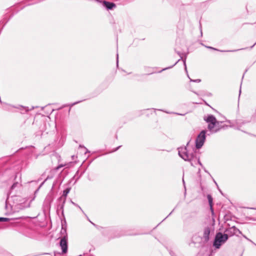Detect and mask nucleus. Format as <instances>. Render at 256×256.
<instances>
[{
    "label": "nucleus",
    "instance_id": "f257e3e1",
    "mask_svg": "<svg viewBox=\"0 0 256 256\" xmlns=\"http://www.w3.org/2000/svg\"><path fill=\"white\" fill-rule=\"evenodd\" d=\"M204 120L208 123V128L211 133H216L222 129H224L228 127L227 125L224 124L222 121L218 120L216 117L212 114H208L204 118Z\"/></svg>",
    "mask_w": 256,
    "mask_h": 256
},
{
    "label": "nucleus",
    "instance_id": "f03ea898",
    "mask_svg": "<svg viewBox=\"0 0 256 256\" xmlns=\"http://www.w3.org/2000/svg\"><path fill=\"white\" fill-rule=\"evenodd\" d=\"M189 143L190 142L187 143L186 146L180 147L178 148V155L184 160L190 162V164L192 166H194L192 161L195 157V153L193 151L190 152V150H188V146Z\"/></svg>",
    "mask_w": 256,
    "mask_h": 256
},
{
    "label": "nucleus",
    "instance_id": "7ed1b4c3",
    "mask_svg": "<svg viewBox=\"0 0 256 256\" xmlns=\"http://www.w3.org/2000/svg\"><path fill=\"white\" fill-rule=\"evenodd\" d=\"M60 234L62 237L60 238L59 244L62 254H66L68 250V236L66 233V230L63 226L62 227Z\"/></svg>",
    "mask_w": 256,
    "mask_h": 256
},
{
    "label": "nucleus",
    "instance_id": "20e7f679",
    "mask_svg": "<svg viewBox=\"0 0 256 256\" xmlns=\"http://www.w3.org/2000/svg\"><path fill=\"white\" fill-rule=\"evenodd\" d=\"M228 239V235L224 232H218L216 234L214 240L213 242V246L216 248L218 249L221 246L224 244Z\"/></svg>",
    "mask_w": 256,
    "mask_h": 256
},
{
    "label": "nucleus",
    "instance_id": "39448f33",
    "mask_svg": "<svg viewBox=\"0 0 256 256\" xmlns=\"http://www.w3.org/2000/svg\"><path fill=\"white\" fill-rule=\"evenodd\" d=\"M206 130H202L198 134L196 140V147L197 149L200 148L206 140Z\"/></svg>",
    "mask_w": 256,
    "mask_h": 256
},
{
    "label": "nucleus",
    "instance_id": "423d86ee",
    "mask_svg": "<svg viewBox=\"0 0 256 256\" xmlns=\"http://www.w3.org/2000/svg\"><path fill=\"white\" fill-rule=\"evenodd\" d=\"M214 228L212 224H210L204 228L203 235L200 238L204 242H207L210 240V234L211 231L214 230Z\"/></svg>",
    "mask_w": 256,
    "mask_h": 256
},
{
    "label": "nucleus",
    "instance_id": "0eeeda50",
    "mask_svg": "<svg viewBox=\"0 0 256 256\" xmlns=\"http://www.w3.org/2000/svg\"><path fill=\"white\" fill-rule=\"evenodd\" d=\"M228 228H226L224 232L228 235V236H238V234H242V232L235 226H230L228 224Z\"/></svg>",
    "mask_w": 256,
    "mask_h": 256
},
{
    "label": "nucleus",
    "instance_id": "6e6552de",
    "mask_svg": "<svg viewBox=\"0 0 256 256\" xmlns=\"http://www.w3.org/2000/svg\"><path fill=\"white\" fill-rule=\"evenodd\" d=\"M70 188H67L63 191V194L62 196H60L58 200L62 201V203L61 204H58V209L59 210H62V212H64V207L66 200V197L67 196L68 194L70 192Z\"/></svg>",
    "mask_w": 256,
    "mask_h": 256
},
{
    "label": "nucleus",
    "instance_id": "1a4fd4ad",
    "mask_svg": "<svg viewBox=\"0 0 256 256\" xmlns=\"http://www.w3.org/2000/svg\"><path fill=\"white\" fill-rule=\"evenodd\" d=\"M228 122L229 124H230V127L244 132L243 130H241V128L242 127V125L246 123L245 121L242 120H236L234 122H232L230 120H228Z\"/></svg>",
    "mask_w": 256,
    "mask_h": 256
},
{
    "label": "nucleus",
    "instance_id": "9d476101",
    "mask_svg": "<svg viewBox=\"0 0 256 256\" xmlns=\"http://www.w3.org/2000/svg\"><path fill=\"white\" fill-rule=\"evenodd\" d=\"M177 52L178 54V56H180V58L179 60H177V61H176V62L174 64H173V65H172V66H168V67H167V68H164L162 69V70H160V71L158 72H162V71H164V70H166L170 69V68H173V67H174V66H176V64H178V62L181 60H182V61H183V62H184V66L185 70H186V73H188V71H187V69H186V56H185L184 58V59H183L182 56V54H181L180 52Z\"/></svg>",
    "mask_w": 256,
    "mask_h": 256
},
{
    "label": "nucleus",
    "instance_id": "9b49d317",
    "mask_svg": "<svg viewBox=\"0 0 256 256\" xmlns=\"http://www.w3.org/2000/svg\"><path fill=\"white\" fill-rule=\"evenodd\" d=\"M10 193L8 194V198L6 200L5 208L7 210H12V208L14 206V205H12L11 204H10V199H12V200H17L18 198V196H12L10 198Z\"/></svg>",
    "mask_w": 256,
    "mask_h": 256
},
{
    "label": "nucleus",
    "instance_id": "f8f14e48",
    "mask_svg": "<svg viewBox=\"0 0 256 256\" xmlns=\"http://www.w3.org/2000/svg\"><path fill=\"white\" fill-rule=\"evenodd\" d=\"M98 2L102 3V6L104 7L107 10H112L114 8H116V6L114 3L106 0L101 1V2Z\"/></svg>",
    "mask_w": 256,
    "mask_h": 256
},
{
    "label": "nucleus",
    "instance_id": "ddd939ff",
    "mask_svg": "<svg viewBox=\"0 0 256 256\" xmlns=\"http://www.w3.org/2000/svg\"><path fill=\"white\" fill-rule=\"evenodd\" d=\"M207 198H208V204H209V205L210 206V209L211 212H212V214H214V209L212 208V200H213L210 194H208L207 196Z\"/></svg>",
    "mask_w": 256,
    "mask_h": 256
},
{
    "label": "nucleus",
    "instance_id": "4468645a",
    "mask_svg": "<svg viewBox=\"0 0 256 256\" xmlns=\"http://www.w3.org/2000/svg\"><path fill=\"white\" fill-rule=\"evenodd\" d=\"M82 100L78 101V102H74V103H72V104H66V105H64L63 106H62V108L64 107V106H70V109H69L68 112H70V108H72V106H74V105H76V104H78V103H80V102H82Z\"/></svg>",
    "mask_w": 256,
    "mask_h": 256
},
{
    "label": "nucleus",
    "instance_id": "2eb2a0df",
    "mask_svg": "<svg viewBox=\"0 0 256 256\" xmlns=\"http://www.w3.org/2000/svg\"><path fill=\"white\" fill-rule=\"evenodd\" d=\"M20 184L18 182H14L12 185L11 186L10 190L12 191L14 190L16 188L20 186Z\"/></svg>",
    "mask_w": 256,
    "mask_h": 256
},
{
    "label": "nucleus",
    "instance_id": "dca6fc26",
    "mask_svg": "<svg viewBox=\"0 0 256 256\" xmlns=\"http://www.w3.org/2000/svg\"><path fill=\"white\" fill-rule=\"evenodd\" d=\"M196 238H197L196 236H194L192 238V242L190 243L189 244V245L190 246L192 243L195 244L196 243L195 242V240H196ZM198 238H200L199 237H198Z\"/></svg>",
    "mask_w": 256,
    "mask_h": 256
},
{
    "label": "nucleus",
    "instance_id": "f3484780",
    "mask_svg": "<svg viewBox=\"0 0 256 256\" xmlns=\"http://www.w3.org/2000/svg\"><path fill=\"white\" fill-rule=\"evenodd\" d=\"M71 202L73 205L78 207L82 212V213H84V212L83 211V210H82V208H81V207L80 206H78V204H76L75 202H73L72 201H71Z\"/></svg>",
    "mask_w": 256,
    "mask_h": 256
},
{
    "label": "nucleus",
    "instance_id": "a211bd4d",
    "mask_svg": "<svg viewBox=\"0 0 256 256\" xmlns=\"http://www.w3.org/2000/svg\"><path fill=\"white\" fill-rule=\"evenodd\" d=\"M10 220L8 218L0 217V222H8Z\"/></svg>",
    "mask_w": 256,
    "mask_h": 256
},
{
    "label": "nucleus",
    "instance_id": "6ab92c4d",
    "mask_svg": "<svg viewBox=\"0 0 256 256\" xmlns=\"http://www.w3.org/2000/svg\"><path fill=\"white\" fill-rule=\"evenodd\" d=\"M202 45L204 46L206 48H208V49H210V50H218V49L216 48H214L213 47H212V46H206L205 45H204L203 44H201Z\"/></svg>",
    "mask_w": 256,
    "mask_h": 256
},
{
    "label": "nucleus",
    "instance_id": "aec40b11",
    "mask_svg": "<svg viewBox=\"0 0 256 256\" xmlns=\"http://www.w3.org/2000/svg\"><path fill=\"white\" fill-rule=\"evenodd\" d=\"M188 78L190 79V82H201V80H200V79L192 80L190 78L188 74Z\"/></svg>",
    "mask_w": 256,
    "mask_h": 256
},
{
    "label": "nucleus",
    "instance_id": "412c9836",
    "mask_svg": "<svg viewBox=\"0 0 256 256\" xmlns=\"http://www.w3.org/2000/svg\"><path fill=\"white\" fill-rule=\"evenodd\" d=\"M244 238L246 240H248L249 242H251L253 244H254L256 246V244L255 243H254L252 240H250V239H249L246 236L242 234Z\"/></svg>",
    "mask_w": 256,
    "mask_h": 256
},
{
    "label": "nucleus",
    "instance_id": "4be33fe9",
    "mask_svg": "<svg viewBox=\"0 0 256 256\" xmlns=\"http://www.w3.org/2000/svg\"><path fill=\"white\" fill-rule=\"evenodd\" d=\"M62 254H63L62 252H54V256H61Z\"/></svg>",
    "mask_w": 256,
    "mask_h": 256
},
{
    "label": "nucleus",
    "instance_id": "5701e85b",
    "mask_svg": "<svg viewBox=\"0 0 256 256\" xmlns=\"http://www.w3.org/2000/svg\"><path fill=\"white\" fill-rule=\"evenodd\" d=\"M64 164H60L58 165V166H56V168H55V170H58L60 168H62L63 166H64Z\"/></svg>",
    "mask_w": 256,
    "mask_h": 256
},
{
    "label": "nucleus",
    "instance_id": "b1692460",
    "mask_svg": "<svg viewBox=\"0 0 256 256\" xmlns=\"http://www.w3.org/2000/svg\"><path fill=\"white\" fill-rule=\"evenodd\" d=\"M79 147L80 148H84L86 150V152H85V154H86V152H90L84 146L80 144Z\"/></svg>",
    "mask_w": 256,
    "mask_h": 256
},
{
    "label": "nucleus",
    "instance_id": "393cba45",
    "mask_svg": "<svg viewBox=\"0 0 256 256\" xmlns=\"http://www.w3.org/2000/svg\"><path fill=\"white\" fill-rule=\"evenodd\" d=\"M174 210H172V212H171L170 213V214H168V216H167L165 218H164V220H162L160 222V223L158 224V225L157 226H158L159 224H161L163 221H164V220H166V218L168 216H170L172 214V213L173 212V211H174Z\"/></svg>",
    "mask_w": 256,
    "mask_h": 256
},
{
    "label": "nucleus",
    "instance_id": "a878e982",
    "mask_svg": "<svg viewBox=\"0 0 256 256\" xmlns=\"http://www.w3.org/2000/svg\"><path fill=\"white\" fill-rule=\"evenodd\" d=\"M118 54H116V66H118Z\"/></svg>",
    "mask_w": 256,
    "mask_h": 256
},
{
    "label": "nucleus",
    "instance_id": "bb28decb",
    "mask_svg": "<svg viewBox=\"0 0 256 256\" xmlns=\"http://www.w3.org/2000/svg\"><path fill=\"white\" fill-rule=\"evenodd\" d=\"M196 160H197L198 163L200 166H202V163H201V162H200V158H196Z\"/></svg>",
    "mask_w": 256,
    "mask_h": 256
},
{
    "label": "nucleus",
    "instance_id": "cd10ccee",
    "mask_svg": "<svg viewBox=\"0 0 256 256\" xmlns=\"http://www.w3.org/2000/svg\"><path fill=\"white\" fill-rule=\"evenodd\" d=\"M170 254L171 255V256H174V252L172 251V250H170Z\"/></svg>",
    "mask_w": 256,
    "mask_h": 256
},
{
    "label": "nucleus",
    "instance_id": "c85d7f7f",
    "mask_svg": "<svg viewBox=\"0 0 256 256\" xmlns=\"http://www.w3.org/2000/svg\"><path fill=\"white\" fill-rule=\"evenodd\" d=\"M240 50H243V48L238 49V50H228L227 52H236V51ZM220 52H224V50H220Z\"/></svg>",
    "mask_w": 256,
    "mask_h": 256
},
{
    "label": "nucleus",
    "instance_id": "c756f323",
    "mask_svg": "<svg viewBox=\"0 0 256 256\" xmlns=\"http://www.w3.org/2000/svg\"><path fill=\"white\" fill-rule=\"evenodd\" d=\"M120 146H118V147L116 148L113 150V152H116V151L118 150Z\"/></svg>",
    "mask_w": 256,
    "mask_h": 256
},
{
    "label": "nucleus",
    "instance_id": "7c9ffc66",
    "mask_svg": "<svg viewBox=\"0 0 256 256\" xmlns=\"http://www.w3.org/2000/svg\"><path fill=\"white\" fill-rule=\"evenodd\" d=\"M83 214H84L85 215V216L86 217V218H87L89 222H90V220L89 219V218H88V216H87V215H86L84 212V213H83Z\"/></svg>",
    "mask_w": 256,
    "mask_h": 256
},
{
    "label": "nucleus",
    "instance_id": "2f4dec72",
    "mask_svg": "<svg viewBox=\"0 0 256 256\" xmlns=\"http://www.w3.org/2000/svg\"><path fill=\"white\" fill-rule=\"evenodd\" d=\"M90 222L94 226H96V224H95L94 223H93L92 222L90 221Z\"/></svg>",
    "mask_w": 256,
    "mask_h": 256
},
{
    "label": "nucleus",
    "instance_id": "473e14b6",
    "mask_svg": "<svg viewBox=\"0 0 256 256\" xmlns=\"http://www.w3.org/2000/svg\"><path fill=\"white\" fill-rule=\"evenodd\" d=\"M90 222L94 226H96V224H95L94 223H93L92 222L90 221Z\"/></svg>",
    "mask_w": 256,
    "mask_h": 256
},
{
    "label": "nucleus",
    "instance_id": "72a5a7b5",
    "mask_svg": "<svg viewBox=\"0 0 256 256\" xmlns=\"http://www.w3.org/2000/svg\"><path fill=\"white\" fill-rule=\"evenodd\" d=\"M256 44V42L254 44L253 46H252L250 48H252Z\"/></svg>",
    "mask_w": 256,
    "mask_h": 256
},
{
    "label": "nucleus",
    "instance_id": "f704fd0d",
    "mask_svg": "<svg viewBox=\"0 0 256 256\" xmlns=\"http://www.w3.org/2000/svg\"><path fill=\"white\" fill-rule=\"evenodd\" d=\"M240 92H241V88H240V94H239V96H240Z\"/></svg>",
    "mask_w": 256,
    "mask_h": 256
},
{
    "label": "nucleus",
    "instance_id": "c9c22d12",
    "mask_svg": "<svg viewBox=\"0 0 256 256\" xmlns=\"http://www.w3.org/2000/svg\"><path fill=\"white\" fill-rule=\"evenodd\" d=\"M176 114H178V115H182L181 114H180L178 113H175Z\"/></svg>",
    "mask_w": 256,
    "mask_h": 256
},
{
    "label": "nucleus",
    "instance_id": "e433bc0d",
    "mask_svg": "<svg viewBox=\"0 0 256 256\" xmlns=\"http://www.w3.org/2000/svg\"><path fill=\"white\" fill-rule=\"evenodd\" d=\"M154 72H150V74H153Z\"/></svg>",
    "mask_w": 256,
    "mask_h": 256
},
{
    "label": "nucleus",
    "instance_id": "4c0bfd02",
    "mask_svg": "<svg viewBox=\"0 0 256 256\" xmlns=\"http://www.w3.org/2000/svg\"><path fill=\"white\" fill-rule=\"evenodd\" d=\"M182 182H183L184 184V179L182 180Z\"/></svg>",
    "mask_w": 256,
    "mask_h": 256
},
{
    "label": "nucleus",
    "instance_id": "58836bf2",
    "mask_svg": "<svg viewBox=\"0 0 256 256\" xmlns=\"http://www.w3.org/2000/svg\"><path fill=\"white\" fill-rule=\"evenodd\" d=\"M214 183L217 185L216 182L214 181Z\"/></svg>",
    "mask_w": 256,
    "mask_h": 256
},
{
    "label": "nucleus",
    "instance_id": "ea45409f",
    "mask_svg": "<svg viewBox=\"0 0 256 256\" xmlns=\"http://www.w3.org/2000/svg\"><path fill=\"white\" fill-rule=\"evenodd\" d=\"M41 0H38V2L40 1Z\"/></svg>",
    "mask_w": 256,
    "mask_h": 256
},
{
    "label": "nucleus",
    "instance_id": "a19ab883",
    "mask_svg": "<svg viewBox=\"0 0 256 256\" xmlns=\"http://www.w3.org/2000/svg\"><path fill=\"white\" fill-rule=\"evenodd\" d=\"M82 256V255H80V256Z\"/></svg>",
    "mask_w": 256,
    "mask_h": 256
}]
</instances>
